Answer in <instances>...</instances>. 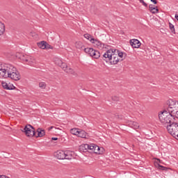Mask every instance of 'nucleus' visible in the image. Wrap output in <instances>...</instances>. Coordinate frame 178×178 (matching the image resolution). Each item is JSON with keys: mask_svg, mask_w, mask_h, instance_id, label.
I'll return each instance as SVG.
<instances>
[{"mask_svg": "<svg viewBox=\"0 0 178 178\" xmlns=\"http://www.w3.org/2000/svg\"><path fill=\"white\" fill-rule=\"evenodd\" d=\"M44 49H54V47L46 42Z\"/></svg>", "mask_w": 178, "mask_h": 178, "instance_id": "7c9ffc66", "label": "nucleus"}, {"mask_svg": "<svg viewBox=\"0 0 178 178\" xmlns=\"http://www.w3.org/2000/svg\"><path fill=\"white\" fill-rule=\"evenodd\" d=\"M5 33V24L2 22H0V35H2Z\"/></svg>", "mask_w": 178, "mask_h": 178, "instance_id": "393cba45", "label": "nucleus"}, {"mask_svg": "<svg viewBox=\"0 0 178 178\" xmlns=\"http://www.w3.org/2000/svg\"><path fill=\"white\" fill-rule=\"evenodd\" d=\"M52 129H54V127H50L49 128V131L52 130Z\"/></svg>", "mask_w": 178, "mask_h": 178, "instance_id": "ea45409f", "label": "nucleus"}, {"mask_svg": "<svg viewBox=\"0 0 178 178\" xmlns=\"http://www.w3.org/2000/svg\"><path fill=\"white\" fill-rule=\"evenodd\" d=\"M113 101H119V97L118 96H113L112 97Z\"/></svg>", "mask_w": 178, "mask_h": 178, "instance_id": "72a5a7b5", "label": "nucleus"}, {"mask_svg": "<svg viewBox=\"0 0 178 178\" xmlns=\"http://www.w3.org/2000/svg\"><path fill=\"white\" fill-rule=\"evenodd\" d=\"M63 70H64V72H65V73H68V74H72V76H77V74L76 73L74 70H73L72 68H70V67L68 68L67 64H66V66L63 67Z\"/></svg>", "mask_w": 178, "mask_h": 178, "instance_id": "9b49d317", "label": "nucleus"}, {"mask_svg": "<svg viewBox=\"0 0 178 178\" xmlns=\"http://www.w3.org/2000/svg\"><path fill=\"white\" fill-rule=\"evenodd\" d=\"M150 1H151V2H153V3L154 5H156V3H158V1L157 0H150Z\"/></svg>", "mask_w": 178, "mask_h": 178, "instance_id": "c9c22d12", "label": "nucleus"}, {"mask_svg": "<svg viewBox=\"0 0 178 178\" xmlns=\"http://www.w3.org/2000/svg\"><path fill=\"white\" fill-rule=\"evenodd\" d=\"M75 47L76 48H77L78 49H85L86 48L84 47V45L83 44V42L79 41V42H76L75 43Z\"/></svg>", "mask_w": 178, "mask_h": 178, "instance_id": "aec40b11", "label": "nucleus"}, {"mask_svg": "<svg viewBox=\"0 0 178 178\" xmlns=\"http://www.w3.org/2000/svg\"><path fill=\"white\" fill-rule=\"evenodd\" d=\"M28 58H29V56H26V55H21V56L19 57V59H21V60H22L25 63H26V60Z\"/></svg>", "mask_w": 178, "mask_h": 178, "instance_id": "cd10ccee", "label": "nucleus"}, {"mask_svg": "<svg viewBox=\"0 0 178 178\" xmlns=\"http://www.w3.org/2000/svg\"><path fill=\"white\" fill-rule=\"evenodd\" d=\"M46 44H47V42L42 41V42L38 43V47H39V48H41V49H45Z\"/></svg>", "mask_w": 178, "mask_h": 178, "instance_id": "5701e85b", "label": "nucleus"}, {"mask_svg": "<svg viewBox=\"0 0 178 178\" xmlns=\"http://www.w3.org/2000/svg\"><path fill=\"white\" fill-rule=\"evenodd\" d=\"M1 85L5 90H15V88H16L13 84L8 83L6 82H2Z\"/></svg>", "mask_w": 178, "mask_h": 178, "instance_id": "2eb2a0df", "label": "nucleus"}, {"mask_svg": "<svg viewBox=\"0 0 178 178\" xmlns=\"http://www.w3.org/2000/svg\"><path fill=\"white\" fill-rule=\"evenodd\" d=\"M77 136L81 137V138H87V132L83 129H79Z\"/></svg>", "mask_w": 178, "mask_h": 178, "instance_id": "f3484780", "label": "nucleus"}, {"mask_svg": "<svg viewBox=\"0 0 178 178\" xmlns=\"http://www.w3.org/2000/svg\"><path fill=\"white\" fill-rule=\"evenodd\" d=\"M84 52L86 54H88L92 58H94L95 59H99L101 57V53L98 50H95L92 48H85L84 49Z\"/></svg>", "mask_w": 178, "mask_h": 178, "instance_id": "6e6552de", "label": "nucleus"}, {"mask_svg": "<svg viewBox=\"0 0 178 178\" xmlns=\"http://www.w3.org/2000/svg\"><path fill=\"white\" fill-rule=\"evenodd\" d=\"M104 151V149L103 147H99L98 145H95V147H93V150L92 152L100 155L101 154H103Z\"/></svg>", "mask_w": 178, "mask_h": 178, "instance_id": "ddd939ff", "label": "nucleus"}, {"mask_svg": "<svg viewBox=\"0 0 178 178\" xmlns=\"http://www.w3.org/2000/svg\"><path fill=\"white\" fill-rule=\"evenodd\" d=\"M54 63L55 65H57V66L61 67V69H63V67L66 66V63H63V61H62V60H60L59 58H54Z\"/></svg>", "mask_w": 178, "mask_h": 178, "instance_id": "f8f14e48", "label": "nucleus"}, {"mask_svg": "<svg viewBox=\"0 0 178 178\" xmlns=\"http://www.w3.org/2000/svg\"><path fill=\"white\" fill-rule=\"evenodd\" d=\"M5 64H0V77L5 76Z\"/></svg>", "mask_w": 178, "mask_h": 178, "instance_id": "412c9836", "label": "nucleus"}, {"mask_svg": "<svg viewBox=\"0 0 178 178\" xmlns=\"http://www.w3.org/2000/svg\"><path fill=\"white\" fill-rule=\"evenodd\" d=\"M157 161H159V163H161V160L159 159H158Z\"/></svg>", "mask_w": 178, "mask_h": 178, "instance_id": "a19ab883", "label": "nucleus"}, {"mask_svg": "<svg viewBox=\"0 0 178 178\" xmlns=\"http://www.w3.org/2000/svg\"><path fill=\"white\" fill-rule=\"evenodd\" d=\"M90 42L93 44L94 47H96V48H98L99 49H101L102 48H104V44L101 42V41L95 39V38H91L90 39Z\"/></svg>", "mask_w": 178, "mask_h": 178, "instance_id": "1a4fd4ad", "label": "nucleus"}, {"mask_svg": "<svg viewBox=\"0 0 178 178\" xmlns=\"http://www.w3.org/2000/svg\"><path fill=\"white\" fill-rule=\"evenodd\" d=\"M22 131L26 137H34L35 136V128L31 124H26Z\"/></svg>", "mask_w": 178, "mask_h": 178, "instance_id": "0eeeda50", "label": "nucleus"}, {"mask_svg": "<svg viewBox=\"0 0 178 178\" xmlns=\"http://www.w3.org/2000/svg\"><path fill=\"white\" fill-rule=\"evenodd\" d=\"M130 44L132 48H140L141 47V42L137 39H131L130 40Z\"/></svg>", "mask_w": 178, "mask_h": 178, "instance_id": "9d476101", "label": "nucleus"}, {"mask_svg": "<svg viewBox=\"0 0 178 178\" xmlns=\"http://www.w3.org/2000/svg\"><path fill=\"white\" fill-rule=\"evenodd\" d=\"M37 133H38V136H36L37 138L38 137H44V136H45V130L41 129V128H38L37 129Z\"/></svg>", "mask_w": 178, "mask_h": 178, "instance_id": "6ab92c4d", "label": "nucleus"}, {"mask_svg": "<svg viewBox=\"0 0 178 178\" xmlns=\"http://www.w3.org/2000/svg\"><path fill=\"white\" fill-rule=\"evenodd\" d=\"M90 147V145H88V151H91V147Z\"/></svg>", "mask_w": 178, "mask_h": 178, "instance_id": "58836bf2", "label": "nucleus"}, {"mask_svg": "<svg viewBox=\"0 0 178 178\" xmlns=\"http://www.w3.org/2000/svg\"><path fill=\"white\" fill-rule=\"evenodd\" d=\"M167 130L171 136L178 140V123L174 121L172 124L167 125Z\"/></svg>", "mask_w": 178, "mask_h": 178, "instance_id": "423d86ee", "label": "nucleus"}, {"mask_svg": "<svg viewBox=\"0 0 178 178\" xmlns=\"http://www.w3.org/2000/svg\"><path fill=\"white\" fill-rule=\"evenodd\" d=\"M94 147H95V145L94 144H90V152H92V151L94 150Z\"/></svg>", "mask_w": 178, "mask_h": 178, "instance_id": "f704fd0d", "label": "nucleus"}, {"mask_svg": "<svg viewBox=\"0 0 178 178\" xmlns=\"http://www.w3.org/2000/svg\"><path fill=\"white\" fill-rule=\"evenodd\" d=\"M169 26H170V30L171 31L172 33H173V34H175L176 32L175 31V26L172 24V23H169Z\"/></svg>", "mask_w": 178, "mask_h": 178, "instance_id": "c85d7f7f", "label": "nucleus"}, {"mask_svg": "<svg viewBox=\"0 0 178 178\" xmlns=\"http://www.w3.org/2000/svg\"><path fill=\"white\" fill-rule=\"evenodd\" d=\"M80 152H88V144H83L79 146Z\"/></svg>", "mask_w": 178, "mask_h": 178, "instance_id": "a211bd4d", "label": "nucleus"}, {"mask_svg": "<svg viewBox=\"0 0 178 178\" xmlns=\"http://www.w3.org/2000/svg\"><path fill=\"white\" fill-rule=\"evenodd\" d=\"M116 52L118 54V56L120 58H123V52L119 51V50L116 49Z\"/></svg>", "mask_w": 178, "mask_h": 178, "instance_id": "2f4dec72", "label": "nucleus"}, {"mask_svg": "<svg viewBox=\"0 0 178 178\" xmlns=\"http://www.w3.org/2000/svg\"><path fill=\"white\" fill-rule=\"evenodd\" d=\"M54 156L57 159H73L74 158V152H72L70 150H58L54 153Z\"/></svg>", "mask_w": 178, "mask_h": 178, "instance_id": "20e7f679", "label": "nucleus"}, {"mask_svg": "<svg viewBox=\"0 0 178 178\" xmlns=\"http://www.w3.org/2000/svg\"><path fill=\"white\" fill-rule=\"evenodd\" d=\"M35 63V60L34 58H31L29 56H28V59L26 60V63H27V65H33V63Z\"/></svg>", "mask_w": 178, "mask_h": 178, "instance_id": "4be33fe9", "label": "nucleus"}, {"mask_svg": "<svg viewBox=\"0 0 178 178\" xmlns=\"http://www.w3.org/2000/svg\"><path fill=\"white\" fill-rule=\"evenodd\" d=\"M166 111L172 115H176V112L178 111V102L170 99L167 102Z\"/></svg>", "mask_w": 178, "mask_h": 178, "instance_id": "39448f33", "label": "nucleus"}, {"mask_svg": "<svg viewBox=\"0 0 178 178\" xmlns=\"http://www.w3.org/2000/svg\"><path fill=\"white\" fill-rule=\"evenodd\" d=\"M103 60L109 62L111 65H117L119 63V56L116 54V49L107 50L102 56Z\"/></svg>", "mask_w": 178, "mask_h": 178, "instance_id": "7ed1b4c3", "label": "nucleus"}, {"mask_svg": "<svg viewBox=\"0 0 178 178\" xmlns=\"http://www.w3.org/2000/svg\"><path fill=\"white\" fill-rule=\"evenodd\" d=\"M39 87L42 90H45V88H47V83H45V82H40Z\"/></svg>", "mask_w": 178, "mask_h": 178, "instance_id": "bb28decb", "label": "nucleus"}, {"mask_svg": "<svg viewBox=\"0 0 178 178\" xmlns=\"http://www.w3.org/2000/svg\"><path fill=\"white\" fill-rule=\"evenodd\" d=\"M79 130L80 129L73 128L70 130V133L72 134L74 136H78Z\"/></svg>", "mask_w": 178, "mask_h": 178, "instance_id": "b1692460", "label": "nucleus"}, {"mask_svg": "<svg viewBox=\"0 0 178 178\" xmlns=\"http://www.w3.org/2000/svg\"><path fill=\"white\" fill-rule=\"evenodd\" d=\"M83 37L85 38H86V40H89V41H90L91 38H92V36H91V35L88 34V33H86L83 35Z\"/></svg>", "mask_w": 178, "mask_h": 178, "instance_id": "c756f323", "label": "nucleus"}, {"mask_svg": "<svg viewBox=\"0 0 178 178\" xmlns=\"http://www.w3.org/2000/svg\"><path fill=\"white\" fill-rule=\"evenodd\" d=\"M159 119L163 126H166V129H168L169 124L175 122V115L171 114L166 109L159 113Z\"/></svg>", "mask_w": 178, "mask_h": 178, "instance_id": "f03ea898", "label": "nucleus"}, {"mask_svg": "<svg viewBox=\"0 0 178 178\" xmlns=\"http://www.w3.org/2000/svg\"><path fill=\"white\" fill-rule=\"evenodd\" d=\"M127 124H128V126H129V127H131L132 129H134L135 130L138 129V127H140V125L138 124V123L136 122H134V121L128 120L127 122Z\"/></svg>", "mask_w": 178, "mask_h": 178, "instance_id": "4468645a", "label": "nucleus"}, {"mask_svg": "<svg viewBox=\"0 0 178 178\" xmlns=\"http://www.w3.org/2000/svg\"><path fill=\"white\" fill-rule=\"evenodd\" d=\"M155 165H156V168H157L158 169H159L160 170H168V168H166V167H165V166H163V165H161V164H159V163H156L155 164Z\"/></svg>", "mask_w": 178, "mask_h": 178, "instance_id": "a878e982", "label": "nucleus"}, {"mask_svg": "<svg viewBox=\"0 0 178 178\" xmlns=\"http://www.w3.org/2000/svg\"><path fill=\"white\" fill-rule=\"evenodd\" d=\"M51 140L53 141H56V140H58V138H51Z\"/></svg>", "mask_w": 178, "mask_h": 178, "instance_id": "4c0bfd02", "label": "nucleus"}, {"mask_svg": "<svg viewBox=\"0 0 178 178\" xmlns=\"http://www.w3.org/2000/svg\"><path fill=\"white\" fill-rule=\"evenodd\" d=\"M149 10L153 15H155V13H159V9H158V7H155V6L152 4L149 5Z\"/></svg>", "mask_w": 178, "mask_h": 178, "instance_id": "dca6fc26", "label": "nucleus"}, {"mask_svg": "<svg viewBox=\"0 0 178 178\" xmlns=\"http://www.w3.org/2000/svg\"><path fill=\"white\" fill-rule=\"evenodd\" d=\"M4 74L2 77L6 79V77H9L12 80H15V81H18L22 79L20 76V72L17 71V69L13 65L10 64H4Z\"/></svg>", "mask_w": 178, "mask_h": 178, "instance_id": "f257e3e1", "label": "nucleus"}, {"mask_svg": "<svg viewBox=\"0 0 178 178\" xmlns=\"http://www.w3.org/2000/svg\"><path fill=\"white\" fill-rule=\"evenodd\" d=\"M139 2L143 5V6H145V8L148 7V4L147 3L144 2V0H139Z\"/></svg>", "mask_w": 178, "mask_h": 178, "instance_id": "473e14b6", "label": "nucleus"}, {"mask_svg": "<svg viewBox=\"0 0 178 178\" xmlns=\"http://www.w3.org/2000/svg\"><path fill=\"white\" fill-rule=\"evenodd\" d=\"M174 118H175V119H178V111L176 112L175 115H174Z\"/></svg>", "mask_w": 178, "mask_h": 178, "instance_id": "e433bc0d", "label": "nucleus"}]
</instances>
